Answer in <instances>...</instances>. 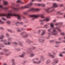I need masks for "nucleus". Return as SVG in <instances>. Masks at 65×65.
<instances>
[{"label":"nucleus","instance_id":"nucleus-1","mask_svg":"<svg viewBox=\"0 0 65 65\" xmlns=\"http://www.w3.org/2000/svg\"><path fill=\"white\" fill-rule=\"evenodd\" d=\"M15 13L14 12H12L11 10H9L8 11L7 14H2L1 15V17H6L7 18L10 19V17L11 16H15V17H17V18L18 20H21L22 18L21 17H22L23 19H25L26 18L24 16L20 15V14H15Z\"/></svg>","mask_w":65,"mask_h":65},{"label":"nucleus","instance_id":"nucleus-2","mask_svg":"<svg viewBox=\"0 0 65 65\" xmlns=\"http://www.w3.org/2000/svg\"><path fill=\"white\" fill-rule=\"evenodd\" d=\"M33 5V4L32 2H30L29 4H27V5L25 6L21 7L20 8H16L13 7L14 3H12L11 6V8H12L13 10L15 11H19L18 10L19 9H24V8H29V6H32Z\"/></svg>","mask_w":65,"mask_h":65},{"label":"nucleus","instance_id":"nucleus-3","mask_svg":"<svg viewBox=\"0 0 65 65\" xmlns=\"http://www.w3.org/2000/svg\"><path fill=\"white\" fill-rule=\"evenodd\" d=\"M53 29L52 30L53 32H51V34L50 33H48V37H47V39L49 38L50 36L51 35H56V34H57V31H56V29H57L59 32L61 31V30L58 27H56L55 28H53Z\"/></svg>","mask_w":65,"mask_h":65},{"label":"nucleus","instance_id":"nucleus-4","mask_svg":"<svg viewBox=\"0 0 65 65\" xmlns=\"http://www.w3.org/2000/svg\"><path fill=\"white\" fill-rule=\"evenodd\" d=\"M44 14H39L37 15H30V17L31 18H33L31 19L32 20H34L36 19V18H38V17H41V18H44Z\"/></svg>","mask_w":65,"mask_h":65},{"label":"nucleus","instance_id":"nucleus-5","mask_svg":"<svg viewBox=\"0 0 65 65\" xmlns=\"http://www.w3.org/2000/svg\"><path fill=\"white\" fill-rule=\"evenodd\" d=\"M39 10H40V9L38 8L34 9L32 8L30 10H27L26 12H24L23 13V14H24V15H26L28 14L29 12H31V11H39Z\"/></svg>","mask_w":65,"mask_h":65},{"label":"nucleus","instance_id":"nucleus-6","mask_svg":"<svg viewBox=\"0 0 65 65\" xmlns=\"http://www.w3.org/2000/svg\"><path fill=\"white\" fill-rule=\"evenodd\" d=\"M1 41H3L4 43L5 44V45H7V44L10 45V44H11V42H8V43H6V42H7V41L5 40H2Z\"/></svg>","mask_w":65,"mask_h":65},{"label":"nucleus","instance_id":"nucleus-7","mask_svg":"<svg viewBox=\"0 0 65 65\" xmlns=\"http://www.w3.org/2000/svg\"><path fill=\"white\" fill-rule=\"evenodd\" d=\"M1 2H0V8L2 9L3 10H8V9L9 8V7H7L5 8H4L3 7V6L2 5H1V4H0V3Z\"/></svg>","mask_w":65,"mask_h":65},{"label":"nucleus","instance_id":"nucleus-8","mask_svg":"<svg viewBox=\"0 0 65 65\" xmlns=\"http://www.w3.org/2000/svg\"><path fill=\"white\" fill-rule=\"evenodd\" d=\"M49 20H50L48 18H46L44 19V20H40V22H43L45 21V22H48Z\"/></svg>","mask_w":65,"mask_h":65},{"label":"nucleus","instance_id":"nucleus-9","mask_svg":"<svg viewBox=\"0 0 65 65\" xmlns=\"http://www.w3.org/2000/svg\"><path fill=\"white\" fill-rule=\"evenodd\" d=\"M48 56L50 57H51L52 58H55V56L53 55L51 53H49L48 54Z\"/></svg>","mask_w":65,"mask_h":65},{"label":"nucleus","instance_id":"nucleus-10","mask_svg":"<svg viewBox=\"0 0 65 65\" xmlns=\"http://www.w3.org/2000/svg\"><path fill=\"white\" fill-rule=\"evenodd\" d=\"M51 9V8H49L48 9L46 10L47 12L48 13H50V12H53V11H54V9H53V10H51V12H50L48 10H49V9Z\"/></svg>","mask_w":65,"mask_h":65},{"label":"nucleus","instance_id":"nucleus-11","mask_svg":"<svg viewBox=\"0 0 65 65\" xmlns=\"http://www.w3.org/2000/svg\"><path fill=\"white\" fill-rule=\"evenodd\" d=\"M4 5H7L8 4V2L7 1H4L3 2Z\"/></svg>","mask_w":65,"mask_h":65},{"label":"nucleus","instance_id":"nucleus-12","mask_svg":"<svg viewBox=\"0 0 65 65\" xmlns=\"http://www.w3.org/2000/svg\"><path fill=\"white\" fill-rule=\"evenodd\" d=\"M46 34V30H42V32L41 33V35H43L44 34Z\"/></svg>","mask_w":65,"mask_h":65},{"label":"nucleus","instance_id":"nucleus-13","mask_svg":"<svg viewBox=\"0 0 65 65\" xmlns=\"http://www.w3.org/2000/svg\"><path fill=\"white\" fill-rule=\"evenodd\" d=\"M53 7H52V8H54V7H57L58 6V5L56 3H54L53 4Z\"/></svg>","mask_w":65,"mask_h":65},{"label":"nucleus","instance_id":"nucleus-14","mask_svg":"<svg viewBox=\"0 0 65 65\" xmlns=\"http://www.w3.org/2000/svg\"><path fill=\"white\" fill-rule=\"evenodd\" d=\"M21 0H18V1L17 2V3H21V4H23L25 3H24L22 2H21Z\"/></svg>","mask_w":65,"mask_h":65},{"label":"nucleus","instance_id":"nucleus-15","mask_svg":"<svg viewBox=\"0 0 65 65\" xmlns=\"http://www.w3.org/2000/svg\"><path fill=\"white\" fill-rule=\"evenodd\" d=\"M30 56L31 57H33L34 56L35 54H34L33 53H32V52H31L30 53Z\"/></svg>","mask_w":65,"mask_h":65},{"label":"nucleus","instance_id":"nucleus-16","mask_svg":"<svg viewBox=\"0 0 65 65\" xmlns=\"http://www.w3.org/2000/svg\"><path fill=\"white\" fill-rule=\"evenodd\" d=\"M26 54V53L25 52H23V54L21 55H20L19 56L20 57H24V55H25Z\"/></svg>","mask_w":65,"mask_h":65},{"label":"nucleus","instance_id":"nucleus-17","mask_svg":"<svg viewBox=\"0 0 65 65\" xmlns=\"http://www.w3.org/2000/svg\"><path fill=\"white\" fill-rule=\"evenodd\" d=\"M40 59L42 61H44V60L45 59H44V58L43 57V56H41L40 57Z\"/></svg>","mask_w":65,"mask_h":65},{"label":"nucleus","instance_id":"nucleus-18","mask_svg":"<svg viewBox=\"0 0 65 65\" xmlns=\"http://www.w3.org/2000/svg\"><path fill=\"white\" fill-rule=\"evenodd\" d=\"M54 61L56 63H58L59 62V60H58L57 59H54Z\"/></svg>","mask_w":65,"mask_h":65},{"label":"nucleus","instance_id":"nucleus-19","mask_svg":"<svg viewBox=\"0 0 65 65\" xmlns=\"http://www.w3.org/2000/svg\"><path fill=\"white\" fill-rule=\"evenodd\" d=\"M39 41L40 42H44V40H42L41 39V38L39 40Z\"/></svg>","mask_w":65,"mask_h":65},{"label":"nucleus","instance_id":"nucleus-20","mask_svg":"<svg viewBox=\"0 0 65 65\" xmlns=\"http://www.w3.org/2000/svg\"><path fill=\"white\" fill-rule=\"evenodd\" d=\"M51 62V60L50 59H48L47 60L46 62V63L47 64H49V63Z\"/></svg>","mask_w":65,"mask_h":65},{"label":"nucleus","instance_id":"nucleus-21","mask_svg":"<svg viewBox=\"0 0 65 65\" xmlns=\"http://www.w3.org/2000/svg\"><path fill=\"white\" fill-rule=\"evenodd\" d=\"M15 60L14 59H12L11 60V62H12V64L13 65V64H15V62H14Z\"/></svg>","mask_w":65,"mask_h":65},{"label":"nucleus","instance_id":"nucleus-22","mask_svg":"<svg viewBox=\"0 0 65 65\" xmlns=\"http://www.w3.org/2000/svg\"><path fill=\"white\" fill-rule=\"evenodd\" d=\"M4 35H1V37H0V39H3L4 38Z\"/></svg>","mask_w":65,"mask_h":65},{"label":"nucleus","instance_id":"nucleus-23","mask_svg":"<svg viewBox=\"0 0 65 65\" xmlns=\"http://www.w3.org/2000/svg\"><path fill=\"white\" fill-rule=\"evenodd\" d=\"M44 28H46V29H47V28H48V26L46 25H45L44 26Z\"/></svg>","mask_w":65,"mask_h":65},{"label":"nucleus","instance_id":"nucleus-24","mask_svg":"<svg viewBox=\"0 0 65 65\" xmlns=\"http://www.w3.org/2000/svg\"><path fill=\"white\" fill-rule=\"evenodd\" d=\"M20 24V23L19 22H17L16 23V25L17 26H19V25Z\"/></svg>","mask_w":65,"mask_h":65},{"label":"nucleus","instance_id":"nucleus-25","mask_svg":"<svg viewBox=\"0 0 65 65\" xmlns=\"http://www.w3.org/2000/svg\"><path fill=\"white\" fill-rule=\"evenodd\" d=\"M50 26L51 27H54V24L53 23H51Z\"/></svg>","mask_w":65,"mask_h":65},{"label":"nucleus","instance_id":"nucleus-26","mask_svg":"<svg viewBox=\"0 0 65 65\" xmlns=\"http://www.w3.org/2000/svg\"><path fill=\"white\" fill-rule=\"evenodd\" d=\"M60 34L61 35H65V33L64 32H61L60 33Z\"/></svg>","mask_w":65,"mask_h":65},{"label":"nucleus","instance_id":"nucleus-27","mask_svg":"<svg viewBox=\"0 0 65 65\" xmlns=\"http://www.w3.org/2000/svg\"><path fill=\"white\" fill-rule=\"evenodd\" d=\"M33 63L35 64H38V62L37 61H33Z\"/></svg>","mask_w":65,"mask_h":65},{"label":"nucleus","instance_id":"nucleus-28","mask_svg":"<svg viewBox=\"0 0 65 65\" xmlns=\"http://www.w3.org/2000/svg\"><path fill=\"white\" fill-rule=\"evenodd\" d=\"M41 6L42 7H44L45 6V5L44 4H42Z\"/></svg>","mask_w":65,"mask_h":65},{"label":"nucleus","instance_id":"nucleus-29","mask_svg":"<svg viewBox=\"0 0 65 65\" xmlns=\"http://www.w3.org/2000/svg\"><path fill=\"white\" fill-rule=\"evenodd\" d=\"M13 44H16V45H17V44H18V43H17V42H13Z\"/></svg>","mask_w":65,"mask_h":65},{"label":"nucleus","instance_id":"nucleus-30","mask_svg":"<svg viewBox=\"0 0 65 65\" xmlns=\"http://www.w3.org/2000/svg\"><path fill=\"white\" fill-rule=\"evenodd\" d=\"M0 23L1 24H4L5 23L4 22L1 21V20H0Z\"/></svg>","mask_w":65,"mask_h":65},{"label":"nucleus","instance_id":"nucleus-31","mask_svg":"<svg viewBox=\"0 0 65 65\" xmlns=\"http://www.w3.org/2000/svg\"><path fill=\"white\" fill-rule=\"evenodd\" d=\"M41 4H38L37 5L38 6H41Z\"/></svg>","mask_w":65,"mask_h":65},{"label":"nucleus","instance_id":"nucleus-32","mask_svg":"<svg viewBox=\"0 0 65 65\" xmlns=\"http://www.w3.org/2000/svg\"><path fill=\"white\" fill-rule=\"evenodd\" d=\"M7 23L8 24H10V21H8L7 22Z\"/></svg>","mask_w":65,"mask_h":65},{"label":"nucleus","instance_id":"nucleus-33","mask_svg":"<svg viewBox=\"0 0 65 65\" xmlns=\"http://www.w3.org/2000/svg\"><path fill=\"white\" fill-rule=\"evenodd\" d=\"M59 56L60 57H63V55L61 54H59Z\"/></svg>","mask_w":65,"mask_h":65},{"label":"nucleus","instance_id":"nucleus-34","mask_svg":"<svg viewBox=\"0 0 65 65\" xmlns=\"http://www.w3.org/2000/svg\"><path fill=\"white\" fill-rule=\"evenodd\" d=\"M28 36V35H26L24 36H23V38H26Z\"/></svg>","mask_w":65,"mask_h":65},{"label":"nucleus","instance_id":"nucleus-35","mask_svg":"<svg viewBox=\"0 0 65 65\" xmlns=\"http://www.w3.org/2000/svg\"><path fill=\"white\" fill-rule=\"evenodd\" d=\"M2 19L4 20V21H6V19L3 17L2 18Z\"/></svg>","mask_w":65,"mask_h":65},{"label":"nucleus","instance_id":"nucleus-36","mask_svg":"<svg viewBox=\"0 0 65 65\" xmlns=\"http://www.w3.org/2000/svg\"><path fill=\"white\" fill-rule=\"evenodd\" d=\"M48 32H50L51 31V29H47Z\"/></svg>","mask_w":65,"mask_h":65},{"label":"nucleus","instance_id":"nucleus-37","mask_svg":"<svg viewBox=\"0 0 65 65\" xmlns=\"http://www.w3.org/2000/svg\"><path fill=\"white\" fill-rule=\"evenodd\" d=\"M52 53L53 54V55H56V53H55V52H54L52 51Z\"/></svg>","mask_w":65,"mask_h":65},{"label":"nucleus","instance_id":"nucleus-38","mask_svg":"<svg viewBox=\"0 0 65 65\" xmlns=\"http://www.w3.org/2000/svg\"><path fill=\"white\" fill-rule=\"evenodd\" d=\"M19 43H20V46H23V45L21 43V42H19Z\"/></svg>","mask_w":65,"mask_h":65},{"label":"nucleus","instance_id":"nucleus-39","mask_svg":"<svg viewBox=\"0 0 65 65\" xmlns=\"http://www.w3.org/2000/svg\"><path fill=\"white\" fill-rule=\"evenodd\" d=\"M8 41H10V40H11V38H9L8 39Z\"/></svg>","mask_w":65,"mask_h":65},{"label":"nucleus","instance_id":"nucleus-40","mask_svg":"<svg viewBox=\"0 0 65 65\" xmlns=\"http://www.w3.org/2000/svg\"><path fill=\"white\" fill-rule=\"evenodd\" d=\"M61 42H56V44H58V43H60Z\"/></svg>","mask_w":65,"mask_h":65},{"label":"nucleus","instance_id":"nucleus-41","mask_svg":"<svg viewBox=\"0 0 65 65\" xmlns=\"http://www.w3.org/2000/svg\"><path fill=\"white\" fill-rule=\"evenodd\" d=\"M17 31L18 32H21V30H19V28H17Z\"/></svg>","mask_w":65,"mask_h":65},{"label":"nucleus","instance_id":"nucleus-42","mask_svg":"<svg viewBox=\"0 0 65 65\" xmlns=\"http://www.w3.org/2000/svg\"><path fill=\"white\" fill-rule=\"evenodd\" d=\"M64 6V5L63 4H61L60 5V7H62Z\"/></svg>","mask_w":65,"mask_h":65},{"label":"nucleus","instance_id":"nucleus-43","mask_svg":"<svg viewBox=\"0 0 65 65\" xmlns=\"http://www.w3.org/2000/svg\"><path fill=\"white\" fill-rule=\"evenodd\" d=\"M8 31H9V32H12V30H11L10 29H9L8 30Z\"/></svg>","mask_w":65,"mask_h":65},{"label":"nucleus","instance_id":"nucleus-44","mask_svg":"<svg viewBox=\"0 0 65 65\" xmlns=\"http://www.w3.org/2000/svg\"><path fill=\"white\" fill-rule=\"evenodd\" d=\"M52 64L53 65H55L56 63L55 62V61H54L52 62Z\"/></svg>","mask_w":65,"mask_h":65},{"label":"nucleus","instance_id":"nucleus-45","mask_svg":"<svg viewBox=\"0 0 65 65\" xmlns=\"http://www.w3.org/2000/svg\"><path fill=\"white\" fill-rule=\"evenodd\" d=\"M6 35L7 36V37H9V35L8 34V33H6Z\"/></svg>","mask_w":65,"mask_h":65},{"label":"nucleus","instance_id":"nucleus-46","mask_svg":"<svg viewBox=\"0 0 65 65\" xmlns=\"http://www.w3.org/2000/svg\"><path fill=\"white\" fill-rule=\"evenodd\" d=\"M0 29H1L2 30H3L4 29V28H3V27H0Z\"/></svg>","mask_w":65,"mask_h":65},{"label":"nucleus","instance_id":"nucleus-47","mask_svg":"<svg viewBox=\"0 0 65 65\" xmlns=\"http://www.w3.org/2000/svg\"><path fill=\"white\" fill-rule=\"evenodd\" d=\"M41 60L39 61L38 62V64H39V63H41Z\"/></svg>","mask_w":65,"mask_h":65},{"label":"nucleus","instance_id":"nucleus-48","mask_svg":"<svg viewBox=\"0 0 65 65\" xmlns=\"http://www.w3.org/2000/svg\"><path fill=\"white\" fill-rule=\"evenodd\" d=\"M25 32H22L21 34V35H23V34H25Z\"/></svg>","mask_w":65,"mask_h":65},{"label":"nucleus","instance_id":"nucleus-49","mask_svg":"<svg viewBox=\"0 0 65 65\" xmlns=\"http://www.w3.org/2000/svg\"><path fill=\"white\" fill-rule=\"evenodd\" d=\"M20 23V24H21V25H23L24 24V23L23 22H21Z\"/></svg>","mask_w":65,"mask_h":65},{"label":"nucleus","instance_id":"nucleus-50","mask_svg":"<svg viewBox=\"0 0 65 65\" xmlns=\"http://www.w3.org/2000/svg\"><path fill=\"white\" fill-rule=\"evenodd\" d=\"M4 51L5 52H8V51L9 50L7 49H5Z\"/></svg>","mask_w":65,"mask_h":65},{"label":"nucleus","instance_id":"nucleus-51","mask_svg":"<svg viewBox=\"0 0 65 65\" xmlns=\"http://www.w3.org/2000/svg\"><path fill=\"white\" fill-rule=\"evenodd\" d=\"M62 39V38H58V40H61Z\"/></svg>","mask_w":65,"mask_h":65},{"label":"nucleus","instance_id":"nucleus-52","mask_svg":"<svg viewBox=\"0 0 65 65\" xmlns=\"http://www.w3.org/2000/svg\"><path fill=\"white\" fill-rule=\"evenodd\" d=\"M58 24H59V23H57L55 24V25L56 26H58Z\"/></svg>","mask_w":65,"mask_h":65},{"label":"nucleus","instance_id":"nucleus-53","mask_svg":"<svg viewBox=\"0 0 65 65\" xmlns=\"http://www.w3.org/2000/svg\"><path fill=\"white\" fill-rule=\"evenodd\" d=\"M0 46H2V47H3V46H4V45H3L2 44H1Z\"/></svg>","mask_w":65,"mask_h":65},{"label":"nucleus","instance_id":"nucleus-54","mask_svg":"<svg viewBox=\"0 0 65 65\" xmlns=\"http://www.w3.org/2000/svg\"><path fill=\"white\" fill-rule=\"evenodd\" d=\"M26 41L27 42H29V41H30L29 40V39H27L26 40Z\"/></svg>","mask_w":65,"mask_h":65},{"label":"nucleus","instance_id":"nucleus-55","mask_svg":"<svg viewBox=\"0 0 65 65\" xmlns=\"http://www.w3.org/2000/svg\"><path fill=\"white\" fill-rule=\"evenodd\" d=\"M35 60H39V58H36L35 59Z\"/></svg>","mask_w":65,"mask_h":65},{"label":"nucleus","instance_id":"nucleus-56","mask_svg":"<svg viewBox=\"0 0 65 65\" xmlns=\"http://www.w3.org/2000/svg\"><path fill=\"white\" fill-rule=\"evenodd\" d=\"M41 31L40 30H39L38 31V34H39V33H40V32H41Z\"/></svg>","mask_w":65,"mask_h":65},{"label":"nucleus","instance_id":"nucleus-57","mask_svg":"<svg viewBox=\"0 0 65 65\" xmlns=\"http://www.w3.org/2000/svg\"><path fill=\"white\" fill-rule=\"evenodd\" d=\"M4 65H7V63H4Z\"/></svg>","mask_w":65,"mask_h":65},{"label":"nucleus","instance_id":"nucleus-58","mask_svg":"<svg viewBox=\"0 0 65 65\" xmlns=\"http://www.w3.org/2000/svg\"><path fill=\"white\" fill-rule=\"evenodd\" d=\"M35 48H36L34 47H32V49L33 50H34V49H35Z\"/></svg>","mask_w":65,"mask_h":65},{"label":"nucleus","instance_id":"nucleus-59","mask_svg":"<svg viewBox=\"0 0 65 65\" xmlns=\"http://www.w3.org/2000/svg\"><path fill=\"white\" fill-rule=\"evenodd\" d=\"M63 14V13H60L59 14L60 15H62V14Z\"/></svg>","mask_w":65,"mask_h":65},{"label":"nucleus","instance_id":"nucleus-60","mask_svg":"<svg viewBox=\"0 0 65 65\" xmlns=\"http://www.w3.org/2000/svg\"><path fill=\"white\" fill-rule=\"evenodd\" d=\"M24 27H27V25H24Z\"/></svg>","mask_w":65,"mask_h":65},{"label":"nucleus","instance_id":"nucleus-61","mask_svg":"<svg viewBox=\"0 0 65 65\" xmlns=\"http://www.w3.org/2000/svg\"><path fill=\"white\" fill-rule=\"evenodd\" d=\"M21 29L23 30H25V29L24 28H22Z\"/></svg>","mask_w":65,"mask_h":65},{"label":"nucleus","instance_id":"nucleus-62","mask_svg":"<svg viewBox=\"0 0 65 65\" xmlns=\"http://www.w3.org/2000/svg\"><path fill=\"white\" fill-rule=\"evenodd\" d=\"M59 24H60V25H62V23H59Z\"/></svg>","mask_w":65,"mask_h":65},{"label":"nucleus","instance_id":"nucleus-63","mask_svg":"<svg viewBox=\"0 0 65 65\" xmlns=\"http://www.w3.org/2000/svg\"><path fill=\"white\" fill-rule=\"evenodd\" d=\"M41 25H43V23H41Z\"/></svg>","mask_w":65,"mask_h":65},{"label":"nucleus","instance_id":"nucleus-64","mask_svg":"<svg viewBox=\"0 0 65 65\" xmlns=\"http://www.w3.org/2000/svg\"><path fill=\"white\" fill-rule=\"evenodd\" d=\"M63 42H64V43H65V41L64 40L63 41Z\"/></svg>","mask_w":65,"mask_h":65}]
</instances>
